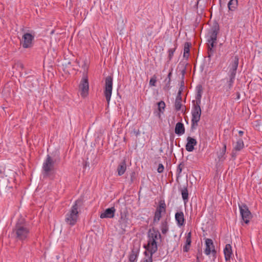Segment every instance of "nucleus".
I'll return each mask as SVG.
<instances>
[{"instance_id":"f257e3e1","label":"nucleus","mask_w":262,"mask_h":262,"mask_svg":"<svg viewBox=\"0 0 262 262\" xmlns=\"http://www.w3.org/2000/svg\"><path fill=\"white\" fill-rule=\"evenodd\" d=\"M30 228L24 219H19L13 228L12 235L17 241L24 242L29 237Z\"/></svg>"},{"instance_id":"f03ea898","label":"nucleus","mask_w":262,"mask_h":262,"mask_svg":"<svg viewBox=\"0 0 262 262\" xmlns=\"http://www.w3.org/2000/svg\"><path fill=\"white\" fill-rule=\"evenodd\" d=\"M161 235L158 230L154 228L150 229L148 233V244L145 245L144 247L147 251L155 253L158 250L156 240L158 238L161 239Z\"/></svg>"},{"instance_id":"7ed1b4c3","label":"nucleus","mask_w":262,"mask_h":262,"mask_svg":"<svg viewBox=\"0 0 262 262\" xmlns=\"http://www.w3.org/2000/svg\"><path fill=\"white\" fill-rule=\"evenodd\" d=\"M80 203V201L79 200H76L69 212L66 215L65 222L67 224L71 226L75 225L77 222L79 213L78 211V204Z\"/></svg>"},{"instance_id":"20e7f679","label":"nucleus","mask_w":262,"mask_h":262,"mask_svg":"<svg viewBox=\"0 0 262 262\" xmlns=\"http://www.w3.org/2000/svg\"><path fill=\"white\" fill-rule=\"evenodd\" d=\"M56 161V159L54 160L50 155L47 156L42 164V174L44 178L50 176L51 171L54 169V164Z\"/></svg>"},{"instance_id":"39448f33","label":"nucleus","mask_w":262,"mask_h":262,"mask_svg":"<svg viewBox=\"0 0 262 262\" xmlns=\"http://www.w3.org/2000/svg\"><path fill=\"white\" fill-rule=\"evenodd\" d=\"M201 113L202 111L200 106L193 105L191 111L192 119L191 129L192 130L195 129L198 125V122L201 118Z\"/></svg>"},{"instance_id":"423d86ee","label":"nucleus","mask_w":262,"mask_h":262,"mask_svg":"<svg viewBox=\"0 0 262 262\" xmlns=\"http://www.w3.org/2000/svg\"><path fill=\"white\" fill-rule=\"evenodd\" d=\"M113 89V77L108 76L105 79V89L104 91V96L106 101L108 104L110 103Z\"/></svg>"},{"instance_id":"0eeeda50","label":"nucleus","mask_w":262,"mask_h":262,"mask_svg":"<svg viewBox=\"0 0 262 262\" xmlns=\"http://www.w3.org/2000/svg\"><path fill=\"white\" fill-rule=\"evenodd\" d=\"M34 39V35L29 33H25L22 36V40L21 41L22 47L25 49L32 47Z\"/></svg>"},{"instance_id":"6e6552de","label":"nucleus","mask_w":262,"mask_h":262,"mask_svg":"<svg viewBox=\"0 0 262 262\" xmlns=\"http://www.w3.org/2000/svg\"><path fill=\"white\" fill-rule=\"evenodd\" d=\"M239 208L243 220L246 224H248L250 220L252 218V214L248 207L246 205L243 204L239 205Z\"/></svg>"},{"instance_id":"1a4fd4ad","label":"nucleus","mask_w":262,"mask_h":262,"mask_svg":"<svg viewBox=\"0 0 262 262\" xmlns=\"http://www.w3.org/2000/svg\"><path fill=\"white\" fill-rule=\"evenodd\" d=\"M79 90L80 91V95L82 97H85L88 94L89 85L88 79L86 76L82 77L79 86Z\"/></svg>"},{"instance_id":"9d476101","label":"nucleus","mask_w":262,"mask_h":262,"mask_svg":"<svg viewBox=\"0 0 262 262\" xmlns=\"http://www.w3.org/2000/svg\"><path fill=\"white\" fill-rule=\"evenodd\" d=\"M205 246L206 247L204 251L205 254L207 255H208L211 253L213 257H215L216 252L214 249L213 243L211 239H206Z\"/></svg>"},{"instance_id":"9b49d317","label":"nucleus","mask_w":262,"mask_h":262,"mask_svg":"<svg viewBox=\"0 0 262 262\" xmlns=\"http://www.w3.org/2000/svg\"><path fill=\"white\" fill-rule=\"evenodd\" d=\"M220 30V27L217 23L214 24L210 30L208 32V38L207 40H217V35Z\"/></svg>"},{"instance_id":"f8f14e48","label":"nucleus","mask_w":262,"mask_h":262,"mask_svg":"<svg viewBox=\"0 0 262 262\" xmlns=\"http://www.w3.org/2000/svg\"><path fill=\"white\" fill-rule=\"evenodd\" d=\"M239 59L237 56H235L232 58V61L229 65L228 75H235L238 66Z\"/></svg>"},{"instance_id":"ddd939ff","label":"nucleus","mask_w":262,"mask_h":262,"mask_svg":"<svg viewBox=\"0 0 262 262\" xmlns=\"http://www.w3.org/2000/svg\"><path fill=\"white\" fill-rule=\"evenodd\" d=\"M140 252V245L138 244L134 245L132 251L128 256L130 262H136Z\"/></svg>"},{"instance_id":"4468645a","label":"nucleus","mask_w":262,"mask_h":262,"mask_svg":"<svg viewBox=\"0 0 262 262\" xmlns=\"http://www.w3.org/2000/svg\"><path fill=\"white\" fill-rule=\"evenodd\" d=\"M196 94L195 96L196 102L194 103V101L193 100L192 102L193 103V105L195 106H200L201 102V97L202 94L203 93V87L201 84H199L196 86Z\"/></svg>"},{"instance_id":"2eb2a0df","label":"nucleus","mask_w":262,"mask_h":262,"mask_svg":"<svg viewBox=\"0 0 262 262\" xmlns=\"http://www.w3.org/2000/svg\"><path fill=\"white\" fill-rule=\"evenodd\" d=\"M116 212V209L115 207H113L111 208H107L105 210L104 212L102 213L100 217L101 219L104 218H113L115 216V213Z\"/></svg>"},{"instance_id":"dca6fc26","label":"nucleus","mask_w":262,"mask_h":262,"mask_svg":"<svg viewBox=\"0 0 262 262\" xmlns=\"http://www.w3.org/2000/svg\"><path fill=\"white\" fill-rule=\"evenodd\" d=\"M187 143L186 144V149L187 151L191 152L194 149V146L196 145V140L190 137H188L187 138Z\"/></svg>"},{"instance_id":"f3484780","label":"nucleus","mask_w":262,"mask_h":262,"mask_svg":"<svg viewBox=\"0 0 262 262\" xmlns=\"http://www.w3.org/2000/svg\"><path fill=\"white\" fill-rule=\"evenodd\" d=\"M126 170V162L125 159L122 160L118 165L117 171L118 175L121 176L123 175Z\"/></svg>"},{"instance_id":"a211bd4d","label":"nucleus","mask_w":262,"mask_h":262,"mask_svg":"<svg viewBox=\"0 0 262 262\" xmlns=\"http://www.w3.org/2000/svg\"><path fill=\"white\" fill-rule=\"evenodd\" d=\"M175 219L179 226L181 227L184 224V216L182 211L177 212L175 214Z\"/></svg>"},{"instance_id":"6ab92c4d","label":"nucleus","mask_w":262,"mask_h":262,"mask_svg":"<svg viewBox=\"0 0 262 262\" xmlns=\"http://www.w3.org/2000/svg\"><path fill=\"white\" fill-rule=\"evenodd\" d=\"M224 253L226 261H229L233 255L231 249V246L230 244H227L224 249Z\"/></svg>"},{"instance_id":"aec40b11","label":"nucleus","mask_w":262,"mask_h":262,"mask_svg":"<svg viewBox=\"0 0 262 262\" xmlns=\"http://www.w3.org/2000/svg\"><path fill=\"white\" fill-rule=\"evenodd\" d=\"M182 90H179L178 95L177 96V97H176V100H175L174 108H175V110L177 111H180L181 108V106H182V104H181V101H182L181 93H182Z\"/></svg>"},{"instance_id":"412c9836","label":"nucleus","mask_w":262,"mask_h":262,"mask_svg":"<svg viewBox=\"0 0 262 262\" xmlns=\"http://www.w3.org/2000/svg\"><path fill=\"white\" fill-rule=\"evenodd\" d=\"M191 243V233L189 232L186 236L185 245L183 246V250L185 252L189 251Z\"/></svg>"},{"instance_id":"4be33fe9","label":"nucleus","mask_w":262,"mask_h":262,"mask_svg":"<svg viewBox=\"0 0 262 262\" xmlns=\"http://www.w3.org/2000/svg\"><path fill=\"white\" fill-rule=\"evenodd\" d=\"M175 133L178 135H182L185 133V127L184 124L181 122H178L176 124L174 130Z\"/></svg>"},{"instance_id":"5701e85b","label":"nucleus","mask_w":262,"mask_h":262,"mask_svg":"<svg viewBox=\"0 0 262 262\" xmlns=\"http://www.w3.org/2000/svg\"><path fill=\"white\" fill-rule=\"evenodd\" d=\"M160 229L163 234H166L169 231V225L167 219L161 222L160 224Z\"/></svg>"},{"instance_id":"b1692460","label":"nucleus","mask_w":262,"mask_h":262,"mask_svg":"<svg viewBox=\"0 0 262 262\" xmlns=\"http://www.w3.org/2000/svg\"><path fill=\"white\" fill-rule=\"evenodd\" d=\"M120 223L122 227H126L127 226L128 224V218L126 213H121L120 219Z\"/></svg>"},{"instance_id":"393cba45","label":"nucleus","mask_w":262,"mask_h":262,"mask_svg":"<svg viewBox=\"0 0 262 262\" xmlns=\"http://www.w3.org/2000/svg\"><path fill=\"white\" fill-rule=\"evenodd\" d=\"M226 144L224 143L223 147L217 156V158L220 161L223 162L226 159L225 154L226 152Z\"/></svg>"},{"instance_id":"a878e982","label":"nucleus","mask_w":262,"mask_h":262,"mask_svg":"<svg viewBox=\"0 0 262 262\" xmlns=\"http://www.w3.org/2000/svg\"><path fill=\"white\" fill-rule=\"evenodd\" d=\"M238 6V0H230L228 3L229 11H234Z\"/></svg>"},{"instance_id":"bb28decb","label":"nucleus","mask_w":262,"mask_h":262,"mask_svg":"<svg viewBox=\"0 0 262 262\" xmlns=\"http://www.w3.org/2000/svg\"><path fill=\"white\" fill-rule=\"evenodd\" d=\"M166 204L164 201H161L159 202V206L157 207L155 212L162 214V212H166Z\"/></svg>"},{"instance_id":"cd10ccee","label":"nucleus","mask_w":262,"mask_h":262,"mask_svg":"<svg viewBox=\"0 0 262 262\" xmlns=\"http://www.w3.org/2000/svg\"><path fill=\"white\" fill-rule=\"evenodd\" d=\"M244 143L243 140L242 139H239L235 143L233 149L235 151H240L244 148Z\"/></svg>"},{"instance_id":"c85d7f7f","label":"nucleus","mask_w":262,"mask_h":262,"mask_svg":"<svg viewBox=\"0 0 262 262\" xmlns=\"http://www.w3.org/2000/svg\"><path fill=\"white\" fill-rule=\"evenodd\" d=\"M159 112L157 113V116L159 118L161 117V113H163L165 107V103L163 101H161L157 103Z\"/></svg>"},{"instance_id":"c756f323","label":"nucleus","mask_w":262,"mask_h":262,"mask_svg":"<svg viewBox=\"0 0 262 262\" xmlns=\"http://www.w3.org/2000/svg\"><path fill=\"white\" fill-rule=\"evenodd\" d=\"M191 43L186 42L184 46V54L183 56L184 58H188L190 51V47H191Z\"/></svg>"},{"instance_id":"7c9ffc66","label":"nucleus","mask_w":262,"mask_h":262,"mask_svg":"<svg viewBox=\"0 0 262 262\" xmlns=\"http://www.w3.org/2000/svg\"><path fill=\"white\" fill-rule=\"evenodd\" d=\"M148 252L146 251L144 252L145 257L143 258V262H152V255L155 253H152L151 251Z\"/></svg>"},{"instance_id":"2f4dec72","label":"nucleus","mask_w":262,"mask_h":262,"mask_svg":"<svg viewBox=\"0 0 262 262\" xmlns=\"http://www.w3.org/2000/svg\"><path fill=\"white\" fill-rule=\"evenodd\" d=\"M181 194L182 198L185 202L188 200V191L186 187H184L181 189Z\"/></svg>"},{"instance_id":"473e14b6","label":"nucleus","mask_w":262,"mask_h":262,"mask_svg":"<svg viewBox=\"0 0 262 262\" xmlns=\"http://www.w3.org/2000/svg\"><path fill=\"white\" fill-rule=\"evenodd\" d=\"M229 77V80L228 81V88L229 89H231V88L233 86V84L234 83L235 75H228Z\"/></svg>"},{"instance_id":"72a5a7b5","label":"nucleus","mask_w":262,"mask_h":262,"mask_svg":"<svg viewBox=\"0 0 262 262\" xmlns=\"http://www.w3.org/2000/svg\"><path fill=\"white\" fill-rule=\"evenodd\" d=\"M172 70H171L168 73V75H167V78L165 79V81H166L167 80V82L165 85V87L164 89H167V90H168L169 89V87H170V81H171V76L172 75Z\"/></svg>"},{"instance_id":"f704fd0d","label":"nucleus","mask_w":262,"mask_h":262,"mask_svg":"<svg viewBox=\"0 0 262 262\" xmlns=\"http://www.w3.org/2000/svg\"><path fill=\"white\" fill-rule=\"evenodd\" d=\"M162 214L155 212L153 219L154 224L158 223L160 220Z\"/></svg>"},{"instance_id":"c9c22d12","label":"nucleus","mask_w":262,"mask_h":262,"mask_svg":"<svg viewBox=\"0 0 262 262\" xmlns=\"http://www.w3.org/2000/svg\"><path fill=\"white\" fill-rule=\"evenodd\" d=\"M176 49V48L175 47L174 48L169 49L168 50V58L169 61H170L172 59L173 56L174 52H175Z\"/></svg>"},{"instance_id":"e433bc0d","label":"nucleus","mask_w":262,"mask_h":262,"mask_svg":"<svg viewBox=\"0 0 262 262\" xmlns=\"http://www.w3.org/2000/svg\"><path fill=\"white\" fill-rule=\"evenodd\" d=\"M208 41V49H213L214 47V44L216 42V41L207 40Z\"/></svg>"},{"instance_id":"4c0bfd02","label":"nucleus","mask_w":262,"mask_h":262,"mask_svg":"<svg viewBox=\"0 0 262 262\" xmlns=\"http://www.w3.org/2000/svg\"><path fill=\"white\" fill-rule=\"evenodd\" d=\"M184 164L183 163H181L178 166L177 169V173L179 176L182 172V168L184 167Z\"/></svg>"},{"instance_id":"58836bf2","label":"nucleus","mask_w":262,"mask_h":262,"mask_svg":"<svg viewBox=\"0 0 262 262\" xmlns=\"http://www.w3.org/2000/svg\"><path fill=\"white\" fill-rule=\"evenodd\" d=\"M157 82L156 77L155 76L150 78L149 80V85L150 86H155Z\"/></svg>"},{"instance_id":"ea45409f","label":"nucleus","mask_w":262,"mask_h":262,"mask_svg":"<svg viewBox=\"0 0 262 262\" xmlns=\"http://www.w3.org/2000/svg\"><path fill=\"white\" fill-rule=\"evenodd\" d=\"M214 50L213 49H208V57L210 58L214 54Z\"/></svg>"},{"instance_id":"a19ab883","label":"nucleus","mask_w":262,"mask_h":262,"mask_svg":"<svg viewBox=\"0 0 262 262\" xmlns=\"http://www.w3.org/2000/svg\"><path fill=\"white\" fill-rule=\"evenodd\" d=\"M164 169V166L162 164H159L157 169V171L159 173H162L163 172Z\"/></svg>"},{"instance_id":"79ce46f5","label":"nucleus","mask_w":262,"mask_h":262,"mask_svg":"<svg viewBox=\"0 0 262 262\" xmlns=\"http://www.w3.org/2000/svg\"><path fill=\"white\" fill-rule=\"evenodd\" d=\"M236 151L235 150H234V149H233L232 150V154H231V156H232V157L235 159L236 157Z\"/></svg>"},{"instance_id":"37998d69","label":"nucleus","mask_w":262,"mask_h":262,"mask_svg":"<svg viewBox=\"0 0 262 262\" xmlns=\"http://www.w3.org/2000/svg\"><path fill=\"white\" fill-rule=\"evenodd\" d=\"M4 171L3 169L0 167V178H4Z\"/></svg>"},{"instance_id":"c03bdc74","label":"nucleus","mask_w":262,"mask_h":262,"mask_svg":"<svg viewBox=\"0 0 262 262\" xmlns=\"http://www.w3.org/2000/svg\"><path fill=\"white\" fill-rule=\"evenodd\" d=\"M146 31L147 32V34L148 36H151L152 35V31L149 28L146 29Z\"/></svg>"},{"instance_id":"a18cd8bd","label":"nucleus","mask_w":262,"mask_h":262,"mask_svg":"<svg viewBox=\"0 0 262 262\" xmlns=\"http://www.w3.org/2000/svg\"><path fill=\"white\" fill-rule=\"evenodd\" d=\"M134 133L136 137H137L140 134L139 130L134 129Z\"/></svg>"},{"instance_id":"49530a36","label":"nucleus","mask_w":262,"mask_h":262,"mask_svg":"<svg viewBox=\"0 0 262 262\" xmlns=\"http://www.w3.org/2000/svg\"><path fill=\"white\" fill-rule=\"evenodd\" d=\"M185 72H186V70H185V69H183V70H182V71H181V74H182V75L183 77H184V75H185Z\"/></svg>"},{"instance_id":"de8ad7c7","label":"nucleus","mask_w":262,"mask_h":262,"mask_svg":"<svg viewBox=\"0 0 262 262\" xmlns=\"http://www.w3.org/2000/svg\"><path fill=\"white\" fill-rule=\"evenodd\" d=\"M236 99H239L240 98V94L239 92H237L236 93Z\"/></svg>"},{"instance_id":"09e8293b","label":"nucleus","mask_w":262,"mask_h":262,"mask_svg":"<svg viewBox=\"0 0 262 262\" xmlns=\"http://www.w3.org/2000/svg\"><path fill=\"white\" fill-rule=\"evenodd\" d=\"M238 134L240 136H242L243 134H244V132L242 131V130H239L238 132Z\"/></svg>"},{"instance_id":"8fccbe9b","label":"nucleus","mask_w":262,"mask_h":262,"mask_svg":"<svg viewBox=\"0 0 262 262\" xmlns=\"http://www.w3.org/2000/svg\"><path fill=\"white\" fill-rule=\"evenodd\" d=\"M57 160L59 161L60 160V158H58Z\"/></svg>"}]
</instances>
